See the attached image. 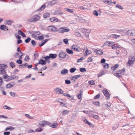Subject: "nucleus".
I'll return each mask as SVG.
<instances>
[{
    "instance_id": "b1692460",
    "label": "nucleus",
    "mask_w": 135,
    "mask_h": 135,
    "mask_svg": "<svg viewBox=\"0 0 135 135\" xmlns=\"http://www.w3.org/2000/svg\"><path fill=\"white\" fill-rule=\"evenodd\" d=\"M50 58L54 59L56 58L57 56L56 54H49Z\"/></svg>"
},
{
    "instance_id": "9b49d317",
    "label": "nucleus",
    "mask_w": 135,
    "mask_h": 135,
    "mask_svg": "<svg viewBox=\"0 0 135 135\" xmlns=\"http://www.w3.org/2000/svg\"><path fill=\"white\" fill-rule=\"evenodd\" d=\"M58 55L60 58H64L66 57V55L64 52L60 51Z\"/></svg>"
},
{
    "instance_id": "e433bc0d",
    "label": "nucleus",
    "mask_w": 135,
    "mask_h": 135,
    "mask_svg": "<svg viewBox=\"0 0 135 135\" xmlns=\"http://www.w3.org/2000/svg\"><path fill=\"white\" fill-rule=\"evenodd\" d=\"M45 5L44 4L42 6H41L38 9V11H42L43 10L45 7Z\"/></svg>"
},
{
    "instance_id": "393cba45",
    "label": "nucleus",
    "mask_w": 135,
    "mask_h": 135,
    "mask_svg": "<svg viewBox=\"0 0 135 135\" xmlns=\"http://www.w3.org/2000/svg\"><path fill=\"white\" fill-rule=\"evenodd\" d=\"M68 70L66 69H64L62 70L61 72V74L62 75L68 73Z\"/></svg>"
},
{
    "instance_id": "0eeeda50",
    "label": "nucleus",
    "mask_w": 135,
    "mask_h": 135,
    "mask_svg": "<svg viewBox=\"0 0 135 135\" xmlns=\"http://www.w3.org/2000/svg\"><path fill=\"white\" fill-rule=\"evenodd\" d=\"M54 91L56 93L58 94H62L63 92L61 89L58 88H56L54 89Z\"/></svg>"
},
{
    "instance_id": "774afa93",
    "label": "nucleus",
    "mask_w": 135,
    "mask_h": 135,
    "mask_svg": "<svg viewBox=\"0 0 135 135\" xmlns=\"http://www.w3.org/2000/svg\"><path fill=\"white\" fill-rule=\"evenodd\" d=\"M100 97V95L99 94H98V95L95 96L94 98L95 99H98Z\"/></svg>"
},
{
    "instance_id": "7ed1b4c3",
    "label": "nucleus",
    "mask_w": 135,
    "mask_h": 135,
    "mask_svg": "<svg viewBox=\"0 0 135 135\" xmlns=\"http://www.w3.org/2000/svg\"><path fill=\"white\" fill-rule=\"evenodd\" d=\"M49 122H48L43 120L39 122L38 124L40 126L44 127L46 125L49 126Z\"/></svg>"
},
{
    "instance_id": "0e129e2a",
    "label": "nucleus",
    "mask_w": 135,
    "mask_h": 135,
    "mask_svg": "<svg viewBox=\"0 0 135 135\" xmlns=\"http://www.w3.org/2000/svg\"><path fill=\"white\" fill-rule=\"evenodd\" d=\"M111 69L112 70H113V73H115L117 72V70H115V68L114 67V66H113L111 68Z\"/></svg>"
},
{
    "instance_id": "5fc2aeb1",
    "label": "nucleus",
    "mask_w": 135,
    "mask_h": 135,
    "mask_svg": "<svg viewBox=\"0 0 135 135\" xmlns=\"http://www.w3.org/2000/svg\"><path fill=\"white\" fill-rule=\"evenodd\" d=\"M16 62L19 64H21L22 63V61L20 59L17 60L16 61Z\"/></svg>"
},
{
    "instance_id": "f3484780",
    "label": "nucleus",
    "mask_w": 135,
    "mask_h": 135,
    "mask_svg": "<svg viewBox=\"0 0 135 135\" xmlns=\"http://www.w3.org/2000/svg\"><path fill=\"white\" fill-rule=\"evenodd\" d=\"M3 78L5 79L6 81H10L11 80L10 76H7V75L5 74L3 76Z\"/></svg>"
},
{
    "instance_id": "338daca9",
    "label": "nucleus",
    "mask_w": 135,
    "mask_h": 135,
    "mask_svg": "<svg viewBox=\"0 0 135 135\" xmlns=\"http://www.w3.org/2000/svg\"><path fill=\"white\" fill-rule=\"evenodd\" d=\"M4 109L9 110L11 109V108L7 106L4 105L3 107Z\"/></svg>"
},
{
    "instance_id": "09e8293b",
    "label": "nucleus",
    "mask_w": 135,
    "mask_h": 135,
    "mask_svg": "<svg viewBox=\"0 0 135 135\" xmlns=\"http://www.w3.org/2000/svg\"><path fill=\"white\" fill-rule=\"evenodd\" d=\"M114 75L115 76H117V77H118L119 78L120 77H121V75H120V74L119 73H118V72H117H117L115 73H114Z\"/></svg>"
},
{
    "instance_id": "37998d69",
    "label": "nucleus",
    "mask_w": 135,
    "mask_h": 135,
    "mask_svg": "<svg viewBox=\"0 0 135 135\" xmlns=\"http://www.w3.org/2000/svg\"><path fill=\"white\" fill-rule=\"evenodd\" d=\"M6 73V72L5 71V69L2 70H0V74H4Z\"/></svg>"
},
{
    "instance_id": "aec40b11",
    "label": "nucleus",
    "mask_w": 135,
    "mask_h": 135,
    "mask_svg": "<svg viewBox=\"0 0 135 135\" xmlns=\"http://www.w3.org/2000/svg\"><path fill=\"white\" fill-rule=\"evenodd\" d=\"M15 84L14 83H13L12 84L9 83L6 85V87L7 88H11Z\"/></svg>"
},
{
    "instance_id": "e2e57ef3",
    "label": "nucleus",
    "mask_w": 135,
    "mask_h": 135,
    "mask_svg": "<svg viewBox=\"0 0 135 135\" xmlns=\"http://www.w3.org/2000/svg\"><path fill=\"white\" fill-rule=\"evenodd\" d=\"M38 38L39 40H42L44 39V37L43 36H40L38 37Z\"/></svg>"
},
{
    "instance_id": "ea45409f",
    "label": "nucleus",
    "mask_w": 135,
    "mask_h": 135,
    "mask_svg": "<svg viewBox=\"0 0 135 135\" xmlns=\"http://www.w3.org/2000/svg\"><path fill=\"white\" fill-rule=\"evenodd\" d=\"M82 95V93H81V91H80L79 93H78V94L77 95V97L79 99H80L81 97V96Z\"/></svg>"
},
{
    "instance_id": "c9c22d12",
    "label": "nucleus",
    "mask_w": 135,
    "mask_h": 135,
    "mask_svg": "<svg viewBox=\"0 0 135 135\" xmlns=\"http://www.w3.org/2000/svg\"><path fill=\"white\" fill-rule=\"evenodd\" d=\"M103 67L105 69L108 68L109 66V64L106 63H104L102 64Z\"/></svg>"
},
{
    "instance_id": "6e6552de",
    "label": "nucleus",
    "mask_w": 135,
    "mask_h": 135,
    "mask_svg": "<svg viewBox=\"0 0 135 135\" xmlns=\"http://www.w3.org/2000/svg\"><path fill=\"white\" fill-rule=\"evenodd\" d=\"M82 32L85 35L86 37H89V30L83 29L82 30Z\"/></svg>"
},
{
    "instance_id": "20e7f679",
    "label": "nucleus",
    "mask_w": 135,
    "mask_h": 135,
    "mask_svg": "<svg viewBox=\"0 0 135 135\" xmlns=\"http://www.w3.org/2000/svg\"><path fill=\"white\" fill-rule=\"evenodd\" d=\"M111 105V104L109 102H107L103 103L102 106L103 108L107 109Z\"/></svg>"
},
{
    "instance_id": "9d476101",
    "label": "nucleus",
    "mask_w": 135,
    "mask_h": 135,
    "mask_svg": "<svg viewBox=\"0 0 135 135\" xmlns=\"http://www.w3.org/2000/svg\"><path fill=\"white\" fill-rule=\"evenodd\" d=\"M41 34L40 32L39 31H33L32 32V36L33 38L36 37L38 35Z\"/></svg>"
},
{
    "instance_id": "72a5a7b5",
    "label": "nucleus",
    "mask_w": 135,
    "mask_h": 135,
    "mask_svg": "<svg viewBox=\"0 0 135 135\" xmlns=\"http://www.w3.org/2000/svg\"><path fill=\"white\" fill-rule=\"evenodd\" d=\"M15 128L14 127H12V126H9V127H8L6 128L5 131H7V130H9L10 131H12L14 130Z\"/></svg>"
},
{
    "instance_id": "c03bdc74",
    "label": "nucleus",
    "mask_w": 135,
    "mask_h": 135,
    "mask_svg": "<svg viewBox=\"0 0 135 135\" xmlns=\"http://www.w3.org/2000/svg\"><path fill=\"white\" fill-rule=\"evenodd\" d=\"M11 79V80L14 79H18V76H16L15 75H13L10 76Z\"/></svg>"
},
{
    "instance_id": "412c9836",
    "label": "nucleus",
    "mask_w": 135,
    "mask_h": 135,
    "mask_svg": "<svg viewBox=\"0 0 135 135\" xmlns=\"http://www.w3.org/2000/svg\"><path fill=\"white\" fill-rule=\"evenodd\" d=\"M80 76V75H79L74 76L71 77V79L73 81H75L76 79L79 78Z\"/></svg>"
},
{
    "instance_id": "a18cd8bd",
    "label": "nucleus",
    "mask_w": 135,
    "mask_h": 135,
    "mask_svg": "<svg viewBox=\"0 0 135 135\" xmlns=\"http://www.w3.org/2000/svg\"><path fill=\"white\" fill-rule=\"evenodd\" d=\"M9 93L13 97H15L17 96V94L16 93L13 92H11Z\"/></svg>"
},
{
    "instance_id": "39448f33",
    "label": "nucleus",
    "mask_w": 135,
    "mask_h": 135,
    "mask_svg": "<svg viewBox=\"0 0 135 135\" xmlns=\"http://www.w3.org/2000/svg\"><path fill=\"white\" fill-rule=\"evenodd\" d=\"M47 29L49 31L55 32H57V28L53 26H50L47 27Z\"/></svg>"
},
{
    "instance_id": "4468645a",
    "label": "nucleus",
    "mask_w": 135,
    "mask_h": 135,
    "mask_svg": "<svg viewBox=\"0 0 135 135\" xmlns=\"http://www.w3.org/2000/svg\"><path fill=\"white\" fill-rule=\"evenodd\" d=\"M120 36V35H117L115 34H111L108 37L111 38L117 39Z\"/></svg>"
},
{
    "instance_id": "6e6d98bb",
    "label": "nucleus",
    "mask_w": 135,
    "mask_h": 135,
    "mask_svg": "<svg viewBox=\"0 0 135 135\" xmlns=\"http://www.w3.org/2000/svg\"><path fill=\"white\" fill-rule=\"evenodd\" d=\"M80 71L81 72H84L86 71L85 68H80Z\"/></svg>"
},
{
    "instance_id": "de8ad7c7",
    "label": "nucleus",
    "mask_w": 135,
    "mask_h": 135,
    "mask_svg": "<svg viewBox=\"0 0 135 135\" xmlns=\"http://www.w3.org/2000/svg\"><path fill=\"white\" fill-rule=\"evenodd\" d=\"M125 71V69H122L119 70H118L117 71V72H118V73H119L120 74H122V73H123Z\"/></svg>"
},
{
    "instance_id": "a211bd4d",
    "label": "nucleus",
    "mask_w": 135,
    "mask_h": 135,
    "mask_svg": "<svg viewBox=\"0 0 135 135\" xmlns=\"http://www.w3.org/2000/svg\"><path fill=\"white\" fill-rule=\"evenodd\" d=\"M0 28L4 31H6L8 30L7 27L4 25H1L0 26Z\"/></svg>"
},
{
    "instance_id": "a878e982",
    "label": "nucleus",
    "mask_w": 135,
    "mask_h": 135,
    "mask_svg": "<svg viewBox=\"0 0 135 135\" xmlns=\"http://www.w3.org/2000/svg\"><path fill=\"white\" fill-rule=\"evenodd\" d=\"M57 31L59 33H64L63 28V27H60L58 29H57Z\"/></svg>"
},
{
    "instance_id": "7c9ffc66",
    "label": "nucleus",
    "mask_w": 135,
    "mask_h": 135,
    "mask_svg": "<svg viewBox=\"0 0 135 135\" xmlns=\"http://www.w3.org/2000/svg\"><path fill=\"white\" fill-rule=\"evenodd\" d=\"M48 41L47 39H45L42 41L41 43L39 44V45L41 47L43 46Z\"/></svg>"
},
{
    "instance_id": "ddd939ff",
    "label": "nucleus",
    "mask_w": 135,
    "mask_h": 135,
    "mask_svg": "<svg viewBox=\"0 0 135 135\" xmlns=\"http://www.w3.org/2000/svg\"><path fill=\"white\" fill-rule=\"evenodd\" d=\"M50 22H60V20L55 17L51 18H50Z\"/></svg>"
},
{
    "instance_id": "2eb2a0df",
    "label": "nucleus",
    "mask_w": 135,
    "mask_h": 135,
    "mask_svg": "<svg viewBox=\"0 0 135 135\" xmlns=\"http://www.w3.org/2000/svg\"><path fill=\"white\" fill-rule=\"evenodd\" d=\"M135 30H130L128 31L126 33L129 35L134 36V33Z\"/></svg>"
},
{
    "instance_id": "052dcab7",
    "label": "nucleus",
    "mask_w": 135,
    "mask_h": 135,
    "mask_svg": "<svg viewBox=\"0 0 135 135\" xmlns=\"http://www.w3.org/2000/svg\"><path fill=\"white\" fill-rule=\"evenodd\" d=\"M63 41L65 44H68V40L67 38L64 39L63 40Z\"/></svg>"
},
{
    "instance_id": "a19ab883",
    "label": "nucleus",
    "mask_w": 135,
    "mask_h": 135,
    "mask_svg": "<svg viewBox=\"0 0 135 135\" xmlns=\"http://www.w3.org/2000/svg\"><path fill=\"white\" fill-rule=\"evenodd\" d=\"M9 65L12 68H14L15 66V63L13 61H12L10 63Z\"/></svg>"
},
{
    "instance_id": "f03ea898",
    "label": "nucleus",
    "mask_w": 135,
    "mask_h": 135,
    "mask_svg": "<svg viewBox=\"0 0 135 135\" xmlns=\"http://www.w3.org/2000/svg\"><path fill=\"white\" fill-rule=\"evenodd\" d=\"M71 48L74 51L77 52H80L81 51V49L78 45H74L71 47Z\"/></svg>"
},
{
    "instance_id": "1a4fd4ad",
    "label": "nucleus",
    "mask_w": 135,
    "mask_h": 135,
    "mask_svg": "<svg viewBox=\"0 0 135 135\" xmlns=\"http://www.w3.org/2000/svg\"><path fill=\"white\" fill-rule=\"evenodd\" d=\"M102 91L104 95L106 97L107 99H108L110 98V94L109 92L107 91L106 90H103Z\"/></svg>"
},
{
    "instance_id": "3c124183",
    "label": "nucleus",
    "mask_w": 135,
    "mask_h": 135,
    "mask_svg": "<svg viewBox=\"0 0 135 135\" xmlns=\"http://www.w3.org/2000/svg\"><path fill=\"white\" fill-rule=\"evenodd\" d=\"M75 35L76 36L78 37H80L81 36L80 33L78 32H75Z\"/></svg>"
},
{
    "instance_id": "58836bf2",
    "label": "nucleus",
    "mask_w": 135,
    "mask_h": 135,
    "mask_svg": "<svg viewBox=\"0 0 135 135\" xmlns=\"http://www.w3.org/2000/svg\"><path fill=\"white\" fill-rule=\"evenodd\" d=\"M84 122L85 123H87V124H88L90 127H92L93 124H92L90 123V122H89L87 120H86V119H85L84 120Z\"/></svg>"
},
{
    "instance_id": "bb28decb",
    "label": "nucleus",
    "mask_w": 135,
    "mask_h": 135,
    "mask_svg": "<svg viewBox=\"0 0 135 135\" xmlns=\"http://www.w3.org/2000/svg\"><path fill=\"white\" fill-rule=\"evenodd\" d=\"M7 67V65H6L3 64H0V69L1 70L6 69Z\"/></svg>"
},
{
    "instance_id": "f8f14e48",
    "label": "nucleus",
    "mask_w": 135,
    "mask_h": 135,
    "mask_svg": "<svg viewBox=\"0 0 135 135\" xmlns=\"http://www.w3.org/2000/svg\"><path fill=\"white\" fill-rule=\"evenodd\" d=\"M58 124L56 122H54L53 124H51L50 122H49V126L53 128H56L58 126Z\"/></svg>"
},
{
    "instance_id": "680f3d73",
    "label": "nucleus",
    "mask_w": 135,
    "mask_h": 135,
    "mask_svg": "<svg viewBox=\"0 0 135 135\" xmlns=\"http://www.w3.org/2000/svg\"><path fill=\"white\" fill-rule=\"evenodd\" d=\"M65 83L67 84H70L71 83V81L69 80H65Z\"/></svg>"
},
{
    "instance_id": "4c0bfd02",
    "label": "nucleus",
    "mask_w": 135,
    "mask_h": 135,
    "mask_svg": "<svg viewBox=\"0 0 135 135\" xmlns=\"http://www.w3.org/2000/svg\"><path fill=\"white\" fill-rule=\"evenodd\" d=\"M56 2V0H53L52 1L49 2V4L51 6L53 5Z\"/></svg>"
},
{
    "instance_id": "8fccbe9b",
    "label": "nucleus",
    "mask_w": 135,
    "mask_h": 135,
    "mask_svg": "<svg viewBox=\"0 0 135 135\" xmlns=\"http://www.w3.org/2000/svg\"><path fill=\"white\" fill-rule=\"evenodd\" d=\"M63 13L61 11H57L55 12V14L56 15H62Z\"/></svg>"
},
{
    "instance_id": "13d9d810",
    "label": "nucleus",
    "mask_w": 135,
    "mask_h": 135,
    "mask_svg": "<svg viewBox=\"0 0 135 135\" xmlns=\"http://www.w3.org/2000/svg\"><path fill=\"white\" fill-rule=\"evenodd\" d=\"M25 116H26L27 117L30 119H33V118L32 117H31L30 116L29 114H25Z\"/></svg>"
},
{
    "instance_id": "dca6fc26",
    "label": "nucleus",
    "mask_w": 135,
    "mask_h": 135,
    "mask_svg": "<svg viewBox=\"0 0 135 135\" xmlns=\"http://www.w3.org/2000/svg\"><path fill=\"white\" fill-rule=\"evenodd\" d=\"M95 52L98 55H102L103 54V52L100 49H95Z\"/></svg>"
},
{
    "instance_id": "6ab92c4d",
    "label": "nucleus",
    "mask_w": 135,
    "mask_h": 135,
    "mask_svg": "<svg viewBox=\"0 0 135 135\" xmlns=\"http://www.w3.org/2000/svg\"><path fill=\"white\" fill-rule=\"evenodd\" d=\"M46 64V61L41 59L38 61V64H41L42 65H45Z\"/></svg>"
},
{
    "instance_id": "f257e3e1",
    "label": "nucleus",
    "mask_w": 135,
    "mask_h": 135,
    "mask_svg": "<svg viewBox=\"0 0 135 135\" xmlns=\"http://www.w3.org/2000/svg\"><path fill=\"white\" fill-rule=\"evenodd\" d=\"M40 18V16L37 15L33 16L32 17L28 18L27 20L28 22H36L38 21Z\"/></svg>"
},
{
    "instance_id": "2f4dec72",
    "label": "nucleus",
    "mask_w": 135,
    "mask_h": 135,
    "mask_svg": "<svg viewBox=\"0 0 135 135\" xmlns=\"http://www.w3.org/2000/svg\"><path fill=\"white\" fill-rule=\"evenodd\" d=\"M67 52L70 54H72L73 53V50L69 49H67L66 50Z\"/></svg>"
},
{
    "instance_id": "4d7b16f0",
    "label": "nucleus",
    "mask_w": 135,
    "mask_h": 135,
    "mask_svg": "<svg viewBox=\"0 0 135 135\" xmlns=\"http://www.w3.org/2000/svg\"><path fill=\"white\" fill-rule=\"evenodd\" d=\"M31 40V39L30 37H27L26 39L25 40V42L26 43H28L30 40Z\"/></svg>"
},
{
    "instance_id": "c756f323",
    "label": "nucleus",
    "mask_w": 135,
    "mask_h": 135,
    "mask_svg": "<svg viewBox=\"0 0 135 135\" xmlns=\"http://www.w3.org/2000/svg\"><path fill=\"white\" fill-rule=\"evenodd\" d=\"M18 33L23 37H26V36L25 35V34L21 30H18Z\"/></svg>"
},
{
    "instance_id": "f704fd0d",
    "label": "nucleus",
    "mask_w": 135,
    "mask_h": 135,
    "mask_svg": "<svg viewBox=\"0 0 135 135\" xmlns=\"http://www.w3.org/2000/svg\"><path fill=\"white\" fill-rule=\"evenodd\" d=\"M63 28L64 33L68 32L70 31V29L68 28L67 27H63Z\"/></svg>"
},
{
    "instance_id": "69168bd1",
    "label": "nucleus",
    "mask_w": 135,
    "mask_h": 135,
    "mask_svg": "<svg viewBox=\"0 0 135 135\" xmlns=\"http://www.w3.org/2000/svg\"><path fill=\"white\" fill-rule=\"evenodd\" d=\"M31 42L32 44L33 45L35 46L36 45V43L34 40H32L31 41Z\"/></svg>"
},
{
    "instance_id": "4be33fe9",
    "label": "nucleus",
    "mask_w": 135,
    "mask_h": 135,
    "mask_svg": "<svg viewBox=\"0 0 135 135\" xmlns=\"http://www.w3.org/2000/svg\"><path fill=\"white\" fill-rule=\"evenodd\" d=\"M103 2L105 3L110 5L112 3V0H103Z\"/></svg>"
},
{
    "instance_id": "49530a36",
    "label": "nucleus",
    "mask_w": 135,
    "mask_h": 135,
    "mask_svg": "<svg viewBox=\"0 0 135 135\" xmlns=\"http://www.w3.org/2000/svg\"><path fill=\"white\" fill-rule=\"evenodd\" d=\"M76 70V68H72L70 70V71L71 73H73Z\"/></svg>"
},
{
    "instance_id": "79ce46f5",
    "label": "nucleus",
    "mask_w": 135,
    "mask_h": 135,
    "mask_svg": "<svg viewBox=\"0 0 135 135\" xmlns=\"http://www.w3.org/2000/svg\"><path fill=\"white\" fill-rule=\"evenodd\" d=\"M50 14L48 13H46L43 15V17L45 18L49 17L50 16Z\"/></svg>"
},
{
    "instance_id": "473e14b6",
    "label": "nucleus",
    "mask_w": 135,
    "mask_h": 135,
    "mask_svg": "<svg viewBox=\"0 0 135 135\" xmlns=\"http://www.w3.org/2000/svg\"><path fill=\"white\" fill-rule=\"evenodd\" d=\"M69 113V111L66 110H65L62 112V115L65 114H68Z\"/></svg>"
},
{
    "instance_id": "864d4df0",
    "label": "nucleus",
    "mask_w": 135,
    "mask_h": 135,
    "mask_svg": "<svg viewBox=\"0 0 135 135\" xmlns=\"http://www.w3.org/2000/svg\"><path fill=\"white\" fill-rule=\"evenodd\" d=\"M42 129L41 128H40L36 129L35 130V131L36 132H38L42 131Z\"/></svg>"
},
{
    "instance_id": "603ef678",
    "label": "nucleus",
    "mask_w": 135,
    "mask_h": 135,
    "mask_svg": "<svg viewBox=\"0 0 135 135\" xmlns=\"http://www.w3.org/2000/svg\"><path fill=\"white\" fill-rule=\"evenodd\" d=\"M93 104L94 105L97 106L99 107V106L100 105V103L99 102H93Z\"/></svg>"
},
{
    "instance_id": "5701e85b",
    "label": "nucleus",
    "mask_w": 135,
    "mask_h": 135,
    "mask_svg": "<svg viewBox=\"0 0 135 135\" xmlns=\"http://www.w3.org/2000/svg\"><path fill=\"white\" fill-rule=\"evenodd\" d=\"M114 43V42L107 41L104 43L103 46H109L111 44H113Z\"/></svg>"
},
{
    "instance_id": "cd10ccee",
    "label": "nucleus",
    "mask_w": 135,
    "mask_h": 135,
    "mask_svg": "<svg viewBox=\"0 0 135 135\" xmlns=\"http://www.w3.org/2000/svg\"><path fill=\"white\" fill-rule=\"evenodd\" d=\"M13 22L11 20H6L4 22L5 24L8 25H11Z\"/></svg>"
},
{
    "instance_id": "bf43d9fd",
    "label": "nucleus",
    "mask_w": 135,
    "mask_h": 135,
    "mask_svg": "<svg viewBox=\"0 0 135 135\" xmlns=\"http://www.w3.org/2000/svg\"><path fill=\"white\" fill-rule=\"evenodd\" d=\"M29 57L28 55H26V57H25V60L27 62L29 60Z\"/></svg>"
},
{
    "instance_id": "c85d7f7f",
    "label": "nucleus",
    "mask_w": 135,
    "mask_h": 135,
    "mask_svg": "<svg viewBox=\"0 0 135 135\" xmlns=\"http://www.w3.org/2000/svg\"><path fill=\"white\" fill-rule=\"evenodd\" d=\"M83 50L84 52H85L86 55L89 54L91 53V51L90 50H88L86 47L85 49H83Z\"/></svg>"
},
{
    "instance_id": "423d86ee",
    "label": "nucleus",
    "mask_w": 135,
    "mask_h": 135,
    "mask_svg": "<svg viewBox=\"0 0 135 135\" xmlns=\"http://www.w3.org/2000/svg\"><path fill=\"white\" fill-rule=\"evenodd\" d=\"M135 61L134 57L132 56H130L129 57V59L128 62L127 64H129V65L133 64Z\"/></svg>"
}]
</instances>
